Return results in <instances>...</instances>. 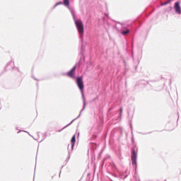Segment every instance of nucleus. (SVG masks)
<instances>
[{
    "mask_svg": "<svg viewBox=\"0 0 181 181\" xmlns=\"http://www.w3.org/2000/svg\"><path fill=\"white\" fill-rule=\"evenodd\" d=\"M76 26L78 29V33L80 35H83L84 34V25L81 21H75Z\"/></svg>",
    "mask_w": 181,
    "mask_h": 181,
    "instance_id": "nucleus-1",
    "label": "nucleus"
},
{
    "mask_svg": "<svg viewBox=\"0 0 181 181\" xmlns=\"http://www.w3.org/2000/svg\"><path fill=\"white\" fill-rule=\"evenodd\" d=\"M76 83L78 85V87L79 88V90L81 91L82 93V95L83 96V89H84V83L83 82V78L82 76H79L76 78Z\"/></svg>",
    "mask_w": 181,
    "mask_h": 181,
    "instance_id": "nucleus-2",
    "label": "nucleus"
},
{
    "mask_svg": "<svg viewBox=\"0 0 181 181\" xmlns=\"http://www.w3.org/2000/svg\"><path fill=\"white\" fill-rule=\"evenodd\" d=\"M132 165L137 164V153L136 152L134 148H132Z\"/></svg>",
    "mask_w": 181,
    "mask_h": 181,
    "instance_id": "nucleus-3",
    "label": "nucleus"
},
{
    "mask_svg": "<svg viewBox=\"0 0 181 181\" xmlns=\"http://www.w3.org/2000/svg\"><path fill=\"white\" fill-rule=\"evenodd\" d=\"M76 66L73 67L69 71L66 73V76L69 78H74V76L76 75Z\"/></svg>",
    "mask_w": 181,
    "mask_h": 181,
    "instance_id": "nucleus-4",
    "label": "nucleus"
},
{
    "mask_svg": "<svg viewBox=\"0 0 181 181\" xmlns=\"http://www.w3.org/2000/svg\"><path fill=\"white\" fill-rule=\"evenodd\" d=\"M174 8H175V11L177 12V13L181 14V7L180 6L179 1H177L176 3H175Z\"/></svg>",
    "mask_w": 181,
    "mask_h": 181,
    "instance_id": "nucleus-5",
    "label": "nucleus"
},
{
    "mask_svg": "<svg viewBox=\"0 0 181 181\" xmlns=\"http://www.w3.org/2000/svg\"><path fill=\"white\" fill-rule=\"evenodd\" d=\"M75 142H76V135L73 136V137L71 139V143L72 145H74Z\"/></svg>",
    "mask_w": 181,
    "mask_h": 181,
    "instance_id": "nucleus-6",
    "label": "nucleus"
},
{
    "mask_svg": "<svg viewBox=\"0 0 181 181\" xmlns=\"http://www.w3.org/2000/svg\"><path fill=\"white\" fill-rule=\"evenodd\" d=\"M128 33H129V30L128 29H126L125 31L122 32V35H127Z\"/></svg>",
    "mask_w": 181,
    "mask_h": 181,
    "instance_id": "nucleus-7",
    "label": "nucleus"
},
{
    "mask_svg": "<svg viewBox=\"0 0 181 181\" xmlns=\"http://www.w3.org/2000/svg\"><path fill=\"white\" fill-rule=\"evenodd\" d=\"M64 4L65 6H69V0H64Z\"/></svg>",
    "mask_w": 181,
    "mask_h": 181,
    "instance_id": "nucleus-8",
    "label": "nucleus"
},
{
    "mask_svg": "<svg viewBox=\"0 0 181 181\" xmlns=\"http://www.w3.org/2000/svg\"><path fill=\"white\" fill-rule=\"evenodd\" d=\"M59 4H62V1H59V3L56 4V6H57V5Z\"/></svg>",
    "mask_w": 181,
    "mask_h": 181,
    "instance_id": "nucleus-9",
    "label": "nucleus"
},
{
    "mask_svg": "<svg viewBox=\"0 0 181 181\" xmlns=\"http://www.w3.org/2000/svg\"><path fill=\"white\" fill-rule=\"evenodd\" d=\"M167 4H169V3H170V0H168V1H166Z\"/></svg>",
    "mask_w": 181,
    "mask_h": 181,
    "instance_id": "nucleus-10",
    "label": "nucleus"
},
{
    "mask_svg": "<svg viewBox=\"0 0 181 181\" xmlns=\"http://www.w3.org/2000/svg\"><path fill=\"white\" fill-rule=\"evenodd\" d=\"M167 4H168L167 1H165L164 4H163V5H167Z\"/></svg>",
    "mask_w": 181,
    "mask_h": 181,
    "instance_id": "nucleus-11",
    "label": "nucleus"
},
{
    "mask_svg": "<svg viewBox=\"0 0 181 181\" xmlns=\"http://www.w3.org/2000/svg\"><path fill=\"white\" fill-rule=\"evenodd\" d=\"M120 111H121V113H122V109H121Z\"/></svg>",
    "mask_w": 181,
    "mask_h": 181,
    "instance_id": "nucleus-12",
    "label": "nucleus"
},
{
    "mask_svg": "<svg viewBox=\"0 0 181 181\" xmlns=\"http://www.w3.org/2000/svg\"><path fill=\"white\" fill-rule=\"evenodd\" d=\"M172 9V7H170V10Z\"/></svg>",
    "mask_w": 181,
    "mask_h": 181,
    "instance_id": "nucleus-13",
    "label": "nucleus"
}]
</instances>
